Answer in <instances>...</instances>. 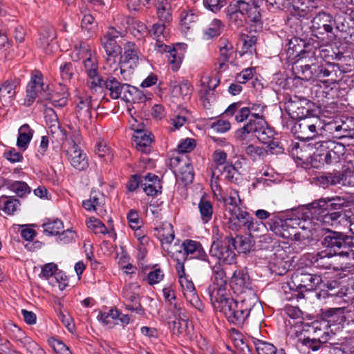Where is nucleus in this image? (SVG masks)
<instances>
[{"instance_id": "1", "label": "nucleus", "mask_w": 354, "mask_h": 354, "mask_svg": "<svg viewBox=\"0 0 354 354\" xmlns=\"http://www.w3.org/2000/svg\"><path fill=\"white\" fill-rule=\"evenodd\" d=\"M212 283L207 288V293L214 308L226 317L230 323L242 325L250 315L254 299L241 297L235 300L231 297L227 287L225 273L220 265L212 268Z\"/></svg>"}, {"instance_id": "2", "label": "nucleus", "mask_w": 354, "mask_h": 354, "mask_svg": "<svg viewBox=\"0 0 354 354\" xmlns=\"http://www.w3.org/2000/svg\"><path fill=\"white\" fill-rule=\"evenodd\" d=\"M286 47L289 57H298L292 68L301 80L310 81L328 77L336 71L337 64L324 60V49L313 48L296 37L288 39Z\"/></svg>"}, {"instance_id": "3", "label": "nucleus", "mask_w": 354, "mask_h": 354, "mask_svg": "<svg viewBox=\"0 0 354 354\" xmlns=\"http://www.w3.org/2000/svg\"><path fill=\"white\" fill-rule=\"evenodd\" d=\"M342 204V199L339 197L320 198L306 205L302 209V214L313 221L315 227L313 232L320 227L328 230L329 227L339 224V218L342 216L340 212L330 213L329 211L339 209Z\"/></svg>"}, {"instance_id": "4", "label": "nucleus", "mask_w": 354, "mask_h": 354, "mask_svg": "<svg viewBox=\"0 0 354 354\" xmlns=\"http://www.w3.org/2000/svg\"><path fill=\"white\" fill-rule=\"evenodd\" d=\"M270 230L275 235L291 240H298L301 237L308 238L313 235L315 227L310 219L303 216L291 217L285 220L279 217H273L268 222Z\"/></svg>"}, {"instance_id": "5", "label": "nucleus", "mask_w": 354, "mask_h": 354, "mask_svg": "<svg viewBox=\"0 0 354 354\" xmlns=\"http://www.w3.org/2000/svg\"><path fill=\"white\" fill-rule=\"evenodd\" d=\"M286 110L290 117L293 120H298L294 122L290 128L295 136L303 141L313 140L322 129V122L319 118H303L304 108L299 107L296 102L288 104Z\"/></svg>"}, {"instance_id": "6", "label": "nucleus", "mask_w": 354, "mask_h": 354, "mask_svg": "<svg viewBox=\"0 0 354 354\" xmlns=\"http://www.w3.org/2000/svg\"><path fill=\"white\" fill-rule=\"evenodd\" d=\"M274 136V131L268 126L264 118H259L254 123L248 122L235 132V138L241 141L242 145L246 144L245 141L249 137L255 136L262 143L267 145L270 149H274L279 145Z\"/></svg>"}, {"instance_id": "7", "label": "nucleus", "mask_w": 354, "mask_h": 354, "mask_svg": "<svg viewBox=\"0 0 354 354\" xmlns=\"http://www.w3.org/2000/svg\"><path fill=\"white\" fill-rule=\"evenodd\" d=\"M226 15L230 25L232 28L244 26L248 19L252 22H258L261 15L257 8L241 0H234L226 8Z\"/></svg>"}, {"instance_id": "8", "label": "nucleus", "mask_w": 354, "mask_h": 354, "mask_svg": "<svg viewBox=\"0 0 354 354\" xmlns=\"http://www.w3.org/2000/svg\"><path fill=\"white\" fill-rule=\"evenodd\" d=\"M347 237L337 232L330 231L324 239L323 244L329 252L339 257L344 265L354 266V246L346 243Z\"/></svg>"}, {"instance_id": "9", "label": "nucleus", "mask_w": 354, "mask_h": 354, "mask_svg": "<svg viewBox=\"0 0 354 354\" xmlns=\"http://www.w3.org/2000/svg\"><path fill=\"white\" fill-rule=\"evenodd\" d=\"M48 88V86L44 83L42 73L39 71H35L31 74L30 80L26 87L24 104L26 106H30L37 98L40 101L49 98Z\"/></svg>"}, {"instance_id": "10", "label": "nucleus", "mask_w": 354, "mask_h": 354, "mask_svg": "<svg viewBox=\"0 0 354 354\" xmlns=\"http://www.w3.org/2000/svg\"><path fill=\"white\" fill-rule=\"evenodd\" d=\"M124 32L109 26L100 37V44L109 57L115 58L122 53V48L119 38H122Z\"/></svg>"}, {"instance_id": "11", "label": "nucleus", "mask_w": 354, "mask_h": 354, "mask_svg": "<svg viewBox=\"0 0 354 354\" xmlns=\"http://www.w3.org/2000/svg\"><path fill=\"white\" fill-rule=\"evenodd\" d=\"M232 243V236H227L222 241H213L209 250L210 255L224 263L233 264L236 260V254Z\"/></svg>"}, {"instance_id": "12", "label": "nucleus", "mask_w": 354, "mask_h": 354, "mask_svg": "<svg viewBox=\"0 0 354 354\" xmlns=\"http://www.w3.org/2000/svg\"><path fill=\"white\" fill-rule=\"evenodd\" d=\"M311 264L317 268L330 269L335 270H344L353 265H344L342 259L328 250H324L310 256Z\"/></svg>"}, {"instance_id": "13", "label": "nucleus", "mask_w": 354, "mask_h": 354, "mask_svg": "<svg viewBox=\"0 0 354 354\" xmlns=\"http://www.w3.org/2000/svg\"><path fill=\"white\" fill-rule=\"evenodd\" d=\"M140 286L136 283H129L122 289V295L126 310L142 315L144 309L140 304Z\"/></svg>"}, {"instance_id": "14", "label": "nucleus", "mask_w": 354, "mask_h": 354, "mask_svg": "<svg viewBox=\"0 0 354 354\" xmlns=\"http://www.w3.org/2000/svg\"><path fill=\"white\" fill-rule=\"evenodd\" d=\"M322 283V279L317 274L301 273L292 277V281L288 283L291 290L297 292L310 291L318 288Z\"/></svg>"}, {"instance_id": "15", "label": "nucleus", "mask_w": 354, "mask_h": 354, "mask_svg": "<svg viewBox=\"0 0 354 354\" xmlns=\"http://www.w3.org/2000/svg\"><path fill=\"white\" fill-rule=\"evenodd\" d=\"M123 49L124 53L120 54L119 62L121 74L127 70H133L137 67L139 61L138 48L134 42L125 43Z\"/></svg>"}, {"instance_id": "16", "label": "nucleus", "mask_w": 354, "mask_h": 354, "mask_svg": "<svg viewBox=\"0 0 354 354\" xmlns=\"http://www.w3.org/2000/svg\"><path fill=\"white\" fill-rule=\"evenodd\" d=\"M230 286L237 295L246 294V298L255 300L254 291L250 288L248 274L243 270H235L230 280Z\"/></svg>"}, {"instance_id": "17", "label": "nucleus", "mask_w": 354, "mask_h": 354, "mask_svg": "<svg viewBox=\"0 0 354 354\" xmlns=\"http://www.w3.org/2000/svg\"><path fill=\"white\" fill-rule=\"evenodd\" d=\"M98 62L95 55L82 61V71L86 75V83L89 88L96 90L100 85V80L102 77L98 71Z\"/></svg>"}, {"instance_id": "18", "label": "nucleus", "mask_w": 354, "mask_h": 354, "mask_svg": "<svg viewBox=\"0 0 354 354\" xmlns=\"http://www.w3.org/2000/svg\"><path fill=\"white\" fill-rule=\"evenodd\" d=\"M178 282L180 284L185 298L192 306L199 309L201 306V303L192 281L185 276L183 266H181V270H178Z\"/></svg>"}, {"instance_id": "19", "label": "nucleus", "mask_w": 354, "mask_h": 354, "mask_svg": "<svg viewBox=\"0 0 354 354\" xmlns=\"http://www.w3.org/2000/svg\"><path fill=\"white\" fill-rule=\"evenodd\" d=\"M163 296L167 302L173 309L168 310L164 315V319L171 333L175 334L176 324L177 320L176 308H177V301L176 300V291L171 287L164 288L162 290Z\"/></svg>"}, {"instance_id": "20", "label": "nucleus", "mask_w": 354, "mask_h": 354, "mask_svg": "<svg viewBox=\"0 0 354 354\" xmlns=\"http://www.w3.org/2000/svg\"><path fill=\"white\" fill-rule=\"evenodd\" d=\"M158 239L162 243L163 250L172 258H175L176 243L172 245L175 238V232L173 226L170 223H164L160 227L157 228Z\"/></svg>"}, {"instance_id": "21", "label": "nucleus", "mask_w": 354, "mask_h": 354, "mask_svg": "<svg viewBox=\"0 0 354 354\" xmlns=\"http://www.w3.org/2000/svg\"><path fill=\"white\" fill-rule=\"evenodd\" d=\"M328 153L325 154L324 161L326 165L334 164L340 162L342 160L348 162V160H352L346 155V147L340 142L333 140H328Z\"/></svg>"}, {"instance_id": "22", "label": "nucleus", "mask_w": 354, "mask_h": 354, "mask_svg": "<svg viewBox=\"0 0 354 354\" xmlns=\"http://www.w3.org/2000/svg\"><path fill=\"white\" fill-rule=\"evenodd\" d=\"M56 38V32L51 25L47 24L42 26L39 30V38L37 45L43 49L46 54L53 51V41Z\"/></svg>"}, {"instance_id": "23", "label": "nucleus", "mask_w": 354, "mask_h": 354, "mask_svg": "<svg viewBox=\"0 0 354 354\" xmlns=\"http://www.w3.org/2000/svg\"><path fill=\"white\" fill-rule=\"evenodd\" d=\"M91 97L88 95H77L75 97V113L81 120H91L92 118L93 105Z\"/></svg>"}, {"instance_id": "24", "label": "nucleus", "mask_w": 354, "mask_h": 354, "mask_svg": "<svg viewBox=\"0 0 354 354\" xmlns=\"http://www.w3.org/2000/svg\"><path fill=\"white\" fill-rule=\"evenodd\" d=\"M100 81V85L97 88H105L109 92V95L113 100L121 98L125 83L120 82L113 75H109L105 79L102 77Z\"/></svg>"}, {"instance_id": "25", "label": "nucleus", "mask_w": 354, "mask_h": 354, "mask_svg": "<svg viewBox=\"0 0 354 354\" xmlns=\"http://www.w3.org/2000/svg\"><path fill=\"white\" fill-rule=\"evenodd\" d=\"M181 246L185 255L190 256L192 259L207 260V254L199 242L187 239L183 242Z\"/></svg>"}, {"instance_id": "26", "label": "nucleus", "mask_w": 354, "mask_h": 354, "mask_svg": "<svg viewBox=\"0 0 354 354\" xmlns=\"http://www.w3.org/2000/svg\"><path fill=\"white\" fill-rule=\"evenodd\" d=\"M68 158L71 165L79 171H83L88 167L86 154L80 147H70L66 150Z\"/></svg>"}, {"instance_id": "27", "label": "nucleus", "mask_w": 354, "mask_h": 354, "mask_svg": "<svg viewBox=\"0 0 354 354\" xmlns=\"http://www.w3.org/2000/svg\"><path fill=\"white\" fill-rule=\"evenodd\" d=\"M308 147L311 148V149H314L312 156V164L315 167H320L322 165L326 164L324 161V158H325V154L328 153V149L326 147H328V140L323 141H317L314 143H309Z\"/></svg>"}, {"instance_id": "28", "label": "nucleus", "mask_w": 354, "mask_h": 354, "mask_svg": "<svg viewBox=\"0 0 354 354\" xmlns=\"http://www.w3.org/2000/svg\"><path fill=\"white\" fill-rule=\"evenodd\" d=\"M105 204L104 194L95 189H92L89 198L82 201V207L88 212H96L99 208L102 207Z\"/></svg>"}, {"instance_id": "29", "label": "nucleus", "mask_w": 354, "mask_h": 354, "mask_svg": "<svg viewBox=\"0 0 354 354\" xmlns=\"http://www.w3.org/2000/svg\"><path fill=\"white\" fill-rule=\"evenodd\" d=\"M322 78V77L317 78L315 79V80H321ZM312 80L314 81V80ZM317 86L319 87V91H317L319 94L318 97L326 99H334L337 95L338 88L336 85L335 80H319Z\"/></svg>"}, {"instance_id": "30", "label": "nucleus", "mask_w": 354, "mask_h": 354, "mask_svg": "<svg viewBox=\"0 0 354 354\" xmlns=\"http://www.w3.org/2000/svg\"><path fill=\"white\" fill-rule=\"evenodd\" d=\"M17 84V80H8L1 84L0 86V102L3 106L9 104L14 99Z\"/></svg>"}, {"instance_id": "31", "label": "nucleus", "mask_w": 354, "mask_h": 354, "mask_svg": "<svg viewBox=\"0 0 354 354\" xmlns=\"http://www.w3.org/2000/svg\"><path fill=\"white\" fill-rule=\"evenodd\" d=\"M142 187L148 196H156L160 192V179L158 176L149 173L142 176Z\"/></svg>"}, {"instance_id": "32", "label": "nucleus", "mask_w": 354, "mask_h": 354, "mask_svg": "<svg viewBox=\"0 0 354 354\" xmlns=\"http://www.w3.org/2000/svg\"><path fill=\"white\" fill-rule=\"evenodd\" d=\"M318 6V0H297L293 5V15L299 18L306 17L308 12H312Z\"/></svg>"}, {"instance_id": "33", "label": "nucleus", "mask_w": 354, "mask_h": 354, "mask_svg": "<svg viewBox=\"0 0 354 354\" xmlns=\"http://www.w3.org/2000/svg\"><path fill=\"white\" fill-rule=\"evenodd\" d=\"M70 131L68 133L65 130L66 139L60 140L59 144L62 145V147L65 149H69L70 147H74L77 149L79 145L81 144L82 138L79 129L73 128L72 126H68Z\"/></svg>"}, {"instance_id": "34", "label": "nucleus", "mask_w": 354, "mask_h": 354, "mask_svg": "<svg viewBox=\"0 0 354 354\" xmlns=\"http://www.w3.org/2000/svg\"><path fill=\"white\" fill-rule=\"evenodd\" d=\"M332 17L325 12H319L315 17L311 23L312 28L318 30L319 33L330 32L333 30L330 24Z\"/></svg>"}, {"instance_id": "35", "label": "nucleus", "mask_w": 354, "mask_h": 354, "mask_svg": "<svg viewBox=\"0 0 354 354\" xmlns=\"http://www.w3.org/2000/svg\"><path fill=\"white\" fill-rule=\"evenodd\" d=\"M176 0H158L157 15L159 19L164 22H170L172 20V8L176 6Z\"/></svg>"}, {"instance_id": "36", "label": "nucleus", "mask_w": 354, "mask_h": 354, "mask_svg": "<svg viewBox=\"0 0 354 354\" xmlns=\"http://www.w3.org/2000/svg\"><path fill=\"white\" fill-rule=\"evenodd\" d=\"M178 165H180V174H178V178L180 179L182 183L187 185L192 183L194 180V171L189 160L187 156L185 158H178Z\"/></svg>"}, {"instance_id": "37", "label": "nucleus", "mask_w": 354, "mask_h": 354, "mask_svg": "<svg viewBox=\"0 0 354 354\" xmlns=\"http://www.w3.org/2000/svg\"><path fill=\"white\" fill-rule=\"evenodd\" d=\"M230 227L233 230H239L240 228V225L232 223L233 220H236L242 226L246 229L250 221L254 218L247 211H245L241 208L236 209L235 211H234V213L230 214Z\"/></svg>"}, {"instance_id": "38", "label": "nucleus", "mask_w": 354, "mask_h": 354, "mask_svg": "<svg viewBox=\"0 0 354 354\" xmlns=\"http://www.w3.org/2000/svg\"><path fill=\"white\" fill-rule=\"evenodd\" d=\"M197 17L198 16L192 10L183 12L180 15V21L178 24V29L180 30L182 34L185 37L188 35L189 30L196 21Z\"/></svg>"}, {"instance_id": "39", "label": "nucleus", "mask_w": 354, "mask_h": 354, "mask_svg": "<svg viewBox=\"0 0 354 354\" xmlns=\"http://www.w3.org/2000/svg\"><path fill=\"white\" fill-rule=\"evenodd\" d=\"M94 55L89 45L85 41H80L74 46V48L71 53V59L73 62H78L80 59L83 61Z\"/></svg>"}, {"instance_id": "40", "label": "nucleus", "mask_w": 354, "mask_h": 354, "mask_svg": "<svg viewBox=\"0 0 354 354\" xmlns=\"http://www.w3.org/2000/svg\"><path fill=\"white\" fill-rule=\"evenodd\" d=\"M44 232L48 236H57L64 228L63 222L58 218H48L42 224Z\"/></svg>"}, {"instance_id": "41", "label": "nucleus", "mask_w": 354, "mask_h": 354, "mask_svg": "<svg viewBox=\"0 0 354 354\" xmlns=\"http://www.w3.org/2000/svg\"><path fill=\"white\" fill-rule=\"evenodd\" d=\"M33 133L34 131L28 124H23L19 129L17 145L19 148L26 149L32 138Z\"/></svg>"}, {"instance_id": "42", "label": "nucleus", "mask_w": 354, "mask_h": 354, "mask_svg": "<svg viewBox=\"0 0 354 354\" xmlns=\"http://www.w3.org/2000/svg\"><path fill=\"white\" fill-rule=\"evenodd\" d=\"M8 189L15 192L18 196L24 197L30 193L31 189L24 181L8 180L6 183Z\"/></svg>"}, {"instance_id": "43", "label": "nucleus", "mask_w": 354, "mask_h": 354, "mask_svg": "<svg viewBox=\"0 0 354 354\" xmlns=\"http://www.w3.org/2000/svg\"><path fill=\"white\" fill-rule=\"evenodd\" d=\"M1 209L8 215H12L19 206V201L14 196H1L0 198Z\"/></svg>"}, {"instance_id": "44", "label": "nucleus", "mask_w": 354, "mask_h": 354, "mask_svg": "<svg viewBox=\"0 0 354 354\" xmlns=\"http://www.w3.org/2000/svg\"><path fill=\"white\" fill-rule=\"evenodd\" d=\"M68 93L67 88L64 86L60 88V92H55L53 95L49 93V98L44 100H50L52 105L55 107H64L67 104Z\"/></svg>"}, {"instance_id": "45", "label": "nucleus", "mask_w": 354, "mask_h": 354, "mask_svg": "<svg viewBox=\"0 0 354 354\" xmlns=\"http://www.w3.org/2000/svg\"><path fill=\"white\" fill-rule=\"evenodd\" d=\"M223 203L225 205L226 211L232 214L236 209H241V199L239 193L236 190H231L227 196L223 198Z\"/></svg>"}, {"instance_id": "46", "label": "nucleus", "mask_w": 354, "mask_h": 354, "mask_svg": "<svg viewBox=\"0 0 354 354\" xmlns=\"http://www.w3.org/2000/svg\"><path fill=\"white\" fill-rule=\"evenodd\" d=\"M319 180L321 185L326 187L337 185L346 186L344 182V171L342 174H328L326 176H321Z\"/></svg>"}, {"instance_id": "47", "label": "nucleus", "mask_w": 354, "mask_h": 354, "mask_svg": "<svg viewBox=\"0 0 354 354\" xmlns=\"http://www.w3.org/2000/svg\"><path fill=\"white\" fill-rule=\"evenodd\" d=\"M18 341L30 354H46L45 351L29 337L25 336Z\"/></svg>"}, {"instance_id": "48", "label": "nucleus", "mask_w": 354, "mask_h": 354, "mask_svg": "<svg viewBox=\"0 0 354 354\" xmlns=\"http://www.w3.org/2000/svg\"><path fill=\"white\" fill-rule=\"evenodd\" d=\"M223 28V24L220 19H213L209 26L204 30V38L209 39L218 36L221 33Z\"/></svg>"}, {"instance_id": "49", "label": "nucleus", "mask_w": 354, "mask_h": 354, "mask_svg": "<svg viewBox=\"0 0 354 354\" xmlns=\"http://www.w3.org/2000/svg\"><path fill=\"white\" fill-rule=\"evenodd\" d=\"M327 322L330 325L340 324L345 320L344 309L334 308L327 310L325 313Z\"/></svg>"}, {"instance_id": "50", "label": "nucleus", "mask_w": 354, "mask_h": 354, "mask_svg": "<svg viewBox=\"0 0 354 354\" xmlns=\"http://www.w3.org/2000/svg\"><path fill=\"white\" fill-rule=\"evenodd\" d=\"M232 246L239 252L246 253L251 248V241L249 238L243 236H237L236 238L232 237Z\"/></svg>"}, {"instance_id": "51", "label": "nucleus", "mask_w": 354, "mask_h": 354, "mask_svg": "<svg viewBox=\"0 0 354 354\" xmlns=\"http://www.w3.org/2000/svg\"><path fill=\"white\" fill-rule=\"evenodd\" d=\"M213 160L214 162L218 165V167L212 171V178H218V173L221 170L220 167H223V165L226 162L227 151L225 152L221 149H216L213 153Z\"/></svg>"}, {"instance_id": "52", "label": "nucleus", "mask_w": 354, "mask_h": 354, "mask_svg": "<svg viewBox=\"0 0 354 354\" xmlns=\"http://www.w3.org/2000/svg\"><path fill=\"white\" fill-rule=\"evenodd\" d=\"M198 208L202 221L204 223H208L212 217L213 208L211 203L207 200L201 199Z\"/></svg>"}, {"instance_id": "53", "label": "nucleus", "mask_w": 354, "mask_h": 354, "mask_svg": "<svg viewBox=\"0 0 354 354\" xmlns=\"http://www.w3.org/2000/svg\"><path fill=\"white\" fill-rule=\"evenodd\" d=\"M318 288H321V295L324 297H342L338 291L335 290L339 288V283L337 281H327L326 283L322 281V284Z\"/></svg>"}, {"instance_id": "54", "label": "nucleus", "mask_w": 354, "mask_h": 354, "mask_svg": "<svg viewBox=\"0 0 354 354\" xmlns=\"http://www.w3.org/2000/svg\"><path fill=\"white\" fill-rule=\"evenodd\" d=\"M256 350L258 354H284L283 350L277 351L273 344L261 340L256 343Z\"/></svg>"}, {"instance_id": "55", "label": "nucleus", "mask_w": 354, "mask_h": 354, "mask_svg": "<svg viewBox=\"0 0 354 354\" xmlns=\"http://www.w3.org/2000/svg\"><path fill=\"white\" fill-rule=\"evenodd\" d=\"M220 59L228 61L232 55L233 45L225 38H221L219 41Z\"/></svg>"}, {"instance_id": "56", "label": "nucleus", "mask_w": 354, "mask_h": 354, "mask_svg": "<svg viewBox=\"0 0 354 354\" xmlns=\"http://www.w3.org/2000/svg\"><path fill=\"white\" fill-rule=\"evenodd\" d=\"M48 133L53 141L55 140L59 143L60 140L66 139L65 129H62L59 122L48 124Z\"/></svg>"}, {"instance_id": "57", "label": "nucleus", "mask_w": 354, "mask_h": 354, "mask_svg": "<svg viewBox=\"0 0 354 354\" xmlns=\"http://www.w3.org/2000/svg\"><path fill=\"white\" fill-rule=\"evenodd\" d=\"M48 343L57 354H72L70 348L59 339L50 337Z\"/></svg>"}, {"instance_id": "58", "label": "nucleus", "mask_w": 354, "mask_h": 354, "mask_svg": "<svg viewBox=\"0 0 354 354\" xmlns=\"http://www.w3.org/2000/svg\"><path fill=\"white\" fill-rule=\"evenodd\" d=\"M322 343L319 339L309 337H299L297 340V346L300 348L301 346H306L310 348L313 351H316L322 346Z\"/></svg>"}, {"instance_id": "59", "label": "nucleus", "mask_w": 354, "mask_h": 354, "mask_svg": "<svg viewBox=\"0 0 354 354\" xmlns=\"http://www.w3.org/2000/svg\"><path fill=\"white\" fill-rule=\"evenodd\" d=\"M248 233L254 238H257L262 232L267 230L266 226L260 221L253 218L246 227Z\"/></svg>"}, {"instance_id": "60", "label": "nucleus", "mask_w": 354, "mask_h": 354, "mask_svg": "<svg viewBox=\"0 0 354 354\" xmlns=\"http://www.w3.org/2000/svg\"><path fill=\"white\" fill-rule=\"evenodd\" d=\"M75 68L71 62H64L59 66V75L64 82H70L74 75Z\"/></svg>"}, {"instance_id": "61", "label": "nucleus", "mask_w": 354, "mask_h": 354, "mask_svg": "<svg viewBox=\"0 0 354 354\" xmlns=\"http://www.w3.org/2000/svg\"><path fill=\"white\" fill-rule=\"evenodd\" d=\"M164 274L160 268H152L147 274L146 280L149 285H154L160 282Z\"/></svg>"}, {"instance_id": "62", "label": "nucleus", "mask_w": 354, "mask_h": 354, "mask_svg": "<svg viewBox=\"0 0 354 354\" xmlns=\"http://www.w3.org/2000/svg\"><path fill=\"white\" fill-rule=\"evenodd\" d=\"M81 27L88 32L93 33L97 29V23L93 15L90 14H85L82 19Z\"/></svg>"}, {"instance_id": "63", "label": "nucleus", "mask_w": 354, "mask_h": 354, "mask_svg": "<svg viewBox=\"0 0 354 354\" xmlns=\"http://www.w3.org/2000/svg\"><path fill=\"white\" fill-rule=\"evenodd\" d=\"M241 40L243 41V53L246 54L250 52L252 53L254 50V46L257 43V37L254 35H242Z\"/></svg>"}, {"instance_id": "64", "label": "nucleus", "mask_w": 354, "mask_h": 354, "mask_svg": "<svg viewBox=\"0 0 354 354\" xmlns=\"http://www.w3.org/2000/svg\"><path fill=\"white\" fill-rule=\"evenodd\" d=\"M193 87L187 80H183L178 85V92L182 95L183 100L186 102L190 100Z\"/></svg>"}]
</instances>
